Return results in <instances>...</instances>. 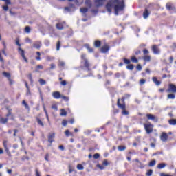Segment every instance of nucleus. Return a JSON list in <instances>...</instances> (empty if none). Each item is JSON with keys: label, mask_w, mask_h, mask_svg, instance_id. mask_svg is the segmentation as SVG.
Instances as JSON below:
<instances>
[{"label": "nucleus", "mask_w": 176, "mask_h": 176, "mask_svg": "<svg viewBox=\"0 0 176 176\" xmlns=\"http://www.w3.org/2000/svg\"><path fill=\"white\" fill-rule=\"evenodd\" d=\"M56 68V65L54 63H52L50 65V69H54Z\"/></svg>", "instance_id": "nucleus-64"}, {"label": "nucleus", "mask_w": 176, "mask_h": 176, "mask_svg": "<svg viewBox=\"0 0 176 176\" xmlns=\"http://www.w3.org/2000/svg\"><path fill=\"white\" fill-rule=\"evenodd\" d=\"M160 176H172V175H170V174H166V173H161Z\"/></svg>", "instance_id": "nucleus-61"}, {"label": "nucleus", "mask_w": 176, "mask_h": 176, "mask_svg": "<svg viewBox=\"0 0 176 176\" xmlns=\"http://www.w3.org/2000/svg\"><path fill=\"white\" fill-rule=\"evenodd\" d=\"M3 9L5 12H8L9 10V6H3Z\"/></svg>", "instance_id": "nucleus-56"}, {"label": "nucleus", "mask_w": 176, "mask_h": 176, "mask_svg": "<svg viewBox=\"0 0 176 176\" xmlns=\"http://www.w3.org/2000/svg\"><path fill=\"white\" fill-rule=\"evenodd\" d=\"M8 120H9V118H5L3 117H1V118H0V124H6V123H8Z\"/></svg>", "instance_id": "nucleus-21"}, {"label": "nucleus", "mask_w": 176, "mask_h": 176, "mask_svg": "<svg viewBox=\"0 0 176 176\" xmlns=\"http://www.w3.org/2000/svg\"><path fill=\"white\" fill-rule=\"evenodd\" d=\"M38 82H39V83L41 86L43 85H46V80H45L42 78H40Z\"/></svg>", "instance_id": "nucleus-46"}, {"label": "nucleus", "mask_w": 176, "mask_h": 176, "mask_svg": "<svg viewBox=\"0 0 176 176\" xmlns=\"http://www.w3.org/2000/svg\"><path fill=\"white\" fill-rule=\"evenodd\" d=\"M65 25H67V22L62 21L56 23V27L57 30H64V28H65Z\"/></svg>", "instance_id": "nucleus-10"}, {"label": "nucleus", "mask_w": 176, "mask_h": 176, "mask_svg": "<svg viewBox=\"0 0 176 176\" xmlns=\"http://www.w3.org/2000/svg\"><path fill=\"white\" fill-rule=\"evenodd\" d=\"M123 61H124V64H127V65H129V64H130V63H131L130 59H127L126 58H123Z\"/></svg>", "instance_id": "nucleus-48"}, {"label": "nucleus", "mask_w": 176, "mask_h": 176, "mask_svg": "<svg viewBox=\"0 0 176 176\" xmlns=\"http://www.w3.org/2000/svg\"><path fill=\"white\" fill-rule=\"evenodd\" d=\"M54 137H56V133H50L48 135V142H50V144H52L54 142Z\"/></svg>", "instance_id": "nucleus-16"}, {"label": "nucleus", "mask_w": 176, "mask_h": 176, "mask_svg": "<svg viewBox=\"0 0 176 176\" xmlns=\"http://www.w3.org/2000/svg\"><path fill=\"white\" fill-rule=\"evenodd\" d=\"M118 151H120V152H122L123 151H126V149H127V147L126 146H118Z\"/></svg>", "instance_id": "nucleus-31"}, {"label": "nucleus", "mask_w": 176, "mask_h": 176, "mask_svg": "<svg viewBox=\"0 0 176 176\" xmlns=\"http://www.w3.org/2000/svg\"><path fill=\"white\" fill-rule=\"evenodd\" d=\"M166 91L167 93H176V85L174 84H169Z\"/></svg>", "instance_id": "nucleus-11"}, {"label": "nucleus", "mask_w": 176, "mask_h": 176, "mask_svg": "<svg viewBox=\"0 0 176 176\" xmlns=\"http://www.w3.org/2000/svg\"><path fill=\"white\" fill-rule=\"evenodd\" d=\"M25 41L26 42V43H31L32 42V41L30 40V37H27L25 39Z\"/></svg>", "instance_id": "nucleus-55"}, {"label": "nucleus", "mask_w": 176, "mask_h": 176, "mask_svg": "<svg viewBox=\"0 0 176 176\" xmlns=\"http://www.w3.org/2000/svg\"><path fill=\"white\" fill-rule=\"evenodd\" d=\"M38 69H43V65H38L36 68V71H38Z\"/></svg>", "instance_id": "nucleus-51"}, {"label": "nucleus", "mask_w": 176, "mask_h": 176, "mask_svg": "<svg viewBox=\"0 0 176 176\" xmlns=\"http://www.w3.org/2000/svg\"><path fill=\"white\" fill-rule=\"evenodd\" d=\"M60 98H63L65 101H69V98L65 96H61Z\"/></svg>", "instance_id": "nucleus-52"}, {"label": "nucleus", "mask_w": 176, "mask_h": 176, "mask_svg": "<svg viewBox=\"0 0 176 176\" xmlns=\"http://www.w3.org/2000/svg\"><path fill=\"white\" fill-rule=\"evenodd\" d=\"M22 160L24 162V160H30V157L28 156H23L22 157Z\"/></svg>", "instance_id": "nucleus-62"}, {"label": "nucleus", "mask_w": 176, "mask_h": 176, "mask_svg": "<svg viewBox=\"0 0 176 176\" xmlns=\"http://www.w3.org/2000/svg\"><path fill=\"white\" fill-rule=\"evenodd\" d=\"M94 159H100V155L98 153L94 154Z\"/></svg>", "instance_id": "nucleus-58"}, {"label": "nucleus", "mask_w": 176, "mask_h": 176, "mask_svg": "<svg viewBox=\"0 0 176 176\" xmlns=\"http://www.w3.org/2000/svg\"><path fill=\"white\" fill-rule=\"evenodd\" d=\"M60 116H67V111H65V109H60Z\"/></svg>", "instance_id": "nucleus-37"}, {"label": "nucleus", "mask_w": 176, "mask_h": 176, "mask_svg": "<svg viewBox=\"0 0 176 176\" xmlns=\"http://www.w3.org/2000/svg\"><path fill=\"white\" fill-rule=\"evenodd\" d=\"M111 49V47L108 43H104L103 46L100 48L101 53H108L109 52V50Z\"/></svg>", "instance_id": "nucleus-9"}, {"label": "nucleus", "mask_w": 176, "mask_h": 176, "mask_svg": "<svg viewBox=\"0 0 176 176\" xmlns=\"http://www.w3.org/2000/svg\"><path fill=\"white\" fill-rule=\"evenodd\" d=\"M52 97L56 100H59V98H61V93L60 91H54L52 92Z\"/></svg>", "instance_id": "nucleus-15"}, {"label": "nucleus", "mask_w": 176, "mask_h": 176, "mask_svg": "<svg viewBox=\"0 0 176 176\" xmlns=\"http://www.w3.org/2000/svg\"><path fill=\"white\" fill-rule=\"evenodd\" d=\"M146 82V80L142 78L139 81V85H140V86H142V85H145Z\"/></svg>", "instance_id": "nucleus-45"}, {"label": "nucleus", "mask_w": 176, "mask_h": 176, "mask_svg": "<svg viewBox=\"0 0 176 176\" xmlns=\"http://www.w3.org/2000/svg\"><path fill=\"white\" fill-rule=\"evenodd\" d=\"M160 140L163 142H167V140H168V135L166 133L163 132L160 135Z\"/></svg>", "instance_id": "nucleus-14"}, {"label": "nucleus", "mask_w": 176, "mask_h": 176, "mask_svg": "<svg viewBox=\"0 0 176 176\" xmlns=\"http://www.w3.org/2000/svg\"><path fill=\"white\" fill-rule=\"evenodd\" d=\"M28 78L29 80L31 82V83H34V80L32 79V74L30 73L28 75Z\"/></svg>", "instance_id": "nucleus-43"}, {"label": "nucleus", "mask_w": 176, "mask_h": 176, "mask_svg": "<svg viewBox=\"0 0 176 176\" xmlns=\"http://www.w3.org/2000/svg\"><path fill=\"white\" fill-rule=\"evenodd\" d=\"M22 104H23V105H24L25 109H27L28 111H30V106L28 105L27 102H25V100H23Z\"/></svg>", "instance_id": "nucleus-32"}, {"label": "nucleus", "mask_w": 176, "mask_h": 176, "mask_svg": "<svg viewBox=\"0 0 176 176\" xmlns=\"http://www.w3.org/2000/svg\"><path fill=\"white\" fill-rule=\"evenodd\" d=\"M73 171H74V168H72V166H71V165H69V174H71Z\"/></svg>", "instance_id": "nucleus-59"}, {"label": "nucleus", "mask_w": 176, "mask_h": 176, "mask_svg": "<svg viewBox=\"0 0 176 176\" xmlns=\"http://www.w3.org/2000/svg\"><path fill=\"white\" fill-rule=\"evenodd\" d=\"M143 126L144 127V130L146 134H152V133H153V128L155 127V126L152 124V123H144L143 124Z\"/></svg>", "instance_id": "nucleus-4"}, {"label": "nucleus", "mask_w": 176, "mask_h": 176, "mask_svg": "<svg viewBox=\"0 0 176 176\" xmlns=\"http://www.w3.org/2000/svg\"><path fill=\"white\" fill-rule=\"evenodd\" d=\"M85 167L83 166V165L78 164L77 165V169L78 170H84Z\"/></svg>", "instance_id": "nucleus-49"}, {"label": "nucleus", "mask_w": 176, "mask_h": 176, "mask_svg": "<svg viewBox=\"0 0 176 176\" xmlns=\"http://www.w3.org/2000/svg\"><path fill=\"white\" fill-rule=\"evenodd\" d=\"M65 63H64L63 61H60L58 63V67H65Z\"/></svg>", "instance_id": "nucleus-54"}, {"label": "nucleus", "mask_w": 176, "mask_h": 176, "mask_svg": "<svg viewBox=\"0 0 176 176\" xmlns=\"http://www.w3.org/2000/svg\"><path fill=\"white\" fill-rule=\"evenodd\" d=\"M167 166L166 164L164 163H160L157 165V168H159V170H162V168H164V167H166Z\"/></svg>", "instance_id": "nucleus-30"}, {"label": "nucleus", "mask_w": 176, "mask_h": 176, "mask_svg": "<svg viewBox=\"0 0 176 176\" xmlns=\"http://www.w3.org/2000/svg\"><path fill=\"white\" fill-rule=\"evenodd\" d=\"M172 6H171V5H170V4H167L166 5V9L168 10H171V9H172Z\"/></svg>", "instance_id": "nucleus-63"}, {"label": "nucleus", "mask_w": 176, "mask_h": 176, "mask_svg": "<svg viewBox=\"0 0 176 176\" xmlns=\"http://www.w3.org/2000/svg\"><path fill=\"white\" fill-rule=\"evenodd\" d=\"M114 8L115 14L118 16L120 12H123L126 8L124 0H109L106 4V9L109 13L112 12V8Z\"/></svg>", "instance_id": "nucleus-1"}, {"label": "nucleus", "mask_w": 176, "mask_h": 176, "mask_svg": "<svg viewBox=\"0 0 176 176\" xmlns=\"http://www.w3.org/2000/svg\"><path fill=\"white\" fill-rule=\"evenodd\" d=\"M94 1L95 6H96V8H101V6H104V3H105V1L107 0H94Z\"/></svg>", "instance_id": "nucleus-13"}, {"label": "nucleus", "mask_w": 176, "mask_h": 176, "mask_svg": "<svg viewBox=\"0 0 176 176\" xmlns=\"http://www.w3.org/2000/svg\"><path fill=\"white\" fill-rule=\"evenodd\" d=\"M3 145L6 152H9V148H8V140H4L3 142Z\"/></svg>", "instance_id": "nucleus-25"}, {"label": "nucleus", "mask_w": 176, "mask_h": 176, "mask_svg": "<svg viewBox=\"0 0 176 176\" xmlns=\"http://www.w3.org/2000/svg\"><path fill=\"white\" fill-rule=\"evenodd\" d=\"M94 46L95 47H101V41L96 40L94 41Z\"/></svg>", "instance_id": "nucleus-22"}, {"label": "nucleus", "mask_w": 176, "mask_h": 176, "mask_svg": "<svg viewBox=\"0 0 176 176\" xmlns=\"http://www.w3.org/2000/svg\"><path fill=\"white\" fill-rule=\"evenodd\" d=\"M36 120L38 124V126H41V127H45V124H43V121L41 120L38 117H36Z\"/></svg>", "instance_id": "nucleus-19"}, {"label": "nucleus", "mask_w": 176, "mask_h": 176, "mask_svg": "<svg viewBox=\"0 0 176 176\" xmlns=\"http://www.w3.org/2000/svg\"><path fill=\"white\" fill-rule=\"evenodd\" d=\"M85 5L89 8H91V0H86Z\"/></svg>", "instance_id": "nucleus-42"}, {"label": "nucleus", "mask_w": 176, "mask_h": 176, "mask_svg": "<svg viewBox=\"0 0 176 176\" xmlns=\"http://www.w3.org/2000/svg\"><path fill=\"white\" fill-rule=\"evenodd\" d=\"M15 43L17 46H19V47H21V44L20 43V39L19 38H17L16 40H15Z\"/></svg>", "instance_id": "nucleus-47"}, {"label": "nucleus", "mask_w": 176, "mask_h": 176, "mask_svg": "<svg viewBox=\"0 0 176 176\" xmlns=\"http://www.w3.org/2000/svg\"><path fill=\"white\" fill-rule=\"evenodd\" d=\"M121 101L122 104L120 103V98L118 99L117 107L122 110V115H123L124 116H129V111L126 110V103L124 102V101H126V98H124V96H122L121 98Z\"/></svg>", "instance_id": "nucleus-2"}, {"label": "nucleus", "mask_w": 176, "mask_h": 176, "mask_svg": "<svg viewBox=\"0 0 176 176\" xmlns=\"http://www.w3.org/2000/svg\"><path fill=\"white\" fill-rule=\"evenodd\" d=\"M52 109H54L55 111H58V107L56 106V104H52Z\"/></svg>", "instance_id": "nucleus-57"}, {"label": "nucleus", "mask_w": 176, "mask_h": 176, "mask_svg": "<svg viewBox=\"0 0 176 176\" xmlns=\"http://www.w3.org/2000/svg\"><path fill=\"white\" fill-rule=\"evenodd\" d=\"M135 56H138L139 54H141V50H137L135 52Z\"/></svg>", "instance_id": "nucleus-60"}, {"label": "nucleus", "mask_w": 176, "mask_h": 176, "mask_svg": "<svg viewBox=\"0 0 176 176\" xmlns=\"http://www.w3.org/2000/svg\"><path fill=\"white\" fill-rule=\"evenodd\" d=\"M104 166L107 167V166H109V162H108V160H104L102 162V165L98 164L96 165V166L98 167V168H100V170H104Z\"/></svg>", "instance_id": "nucleus-12"}, {"label": "nucleus", "mask_w": 176, "mask_h": 176, "mask_svg": "<svg viewBox=\"0 0 176 176\" xmlns=\"http://www.w3.org/2000/svg\"><path fill=\"white\" fill-rule=\"evenodd\" d=\"M77 6H80L83 3V0H74Z\"/></svg>", "instance_id": "nucleus-34"}, {"label": "nucleus", "mask_w": 176, "mask_h": 176, "mask_svg": "<svg viewBox=\"0 0 176 176\" xmlns=\"http://www.w3.org/2000/svg\"><path fill=\"white\" fill-rule=\"evenodd\" d=\"M151 15V11H149V10H148V8H145L144 11L143 12V17L144 19H148V17H149V16Z\"/></svg>", "instance_id": "nucleus-17"}, {"label": "nucleus", "mask_w": 176, "mask_h": 176, "mask_svg": "<svg viewBox=\"0 0 176 176\" xmlns=\"http://www.w3.org/2000/svg\"><path fill=\"white\" fill-rule=\"evenodd\" d=\"M149 167H154V166H156V160H151L148 164Z\"/></svg>", "instance_id": "nucleus-33"}, {"label": "nucleus", "mask_w": 176, "mask_h": 176, "mask_svg": "<svg viewBox=\"0 0 176 176\" xmlns=\"http://www.w3.org/2000/svg\"><path fill=\"white\" fill-rule=\"evenodd\" d=\"M36 54H37V56H36V60L37 61H41V60H42V58H41V52H36Z\"/></svg>", "instance_id": "nucleus-35"}, {"label": "nucleus", "mask_w": 176, "mask_h": 176, "mask_svg": "<svg viewBox=\"0 0 176 176\" xmlns=\"http://www.w3.org/2000/svg\"><path fill=\"white\" fill-rule=\"evenodd\" d=\"M85 47L87 49L89 53H93L94 52V49L91 47L89 44H87Z\"/></svg>", "instance_id": "nucleus-27"}, {"label": "nucleus", "mask_w": 176, "mask_h": 176, "mask_svg": "<svg viewBox=\"0 0 176 176\" xmlns=\"http://www.w3.org/2000/svg\"><path fill=\"white\" fill-rule=\"evenodd\" d=\"M131 61H132L133 63H135L136 64H138V59L137 58V57L135 56H132L131 58Z\"/></svg>", "instance_id": "nucleus-38"}, {"label": "nucleus", "mask_w": 176, "mask_h": 176, "mask_svg": "<svg viewBox=\"0 0 176 176\" xmlns=\"http://www.w3.org/2000/svg\"><path fill=\"white\" fill-rule=\"evenodd\" d=\"M65 135H66V137H74V133H72L69 131V130L67 129L65 131Z\"/></svg>", "instance_id": "nucleus-24"}, {"label": "nucleus", "mask_w": 176, "mask_h": 176, "mask_svg": "<svg viewBox=\"0 0 176 176\" xmlns=\"http://www.w3.org/2000/svg\"><path fill=\"white\" fill-rule=\"evenodd\" d=\"M60 47H61V41H58L56 43V50L58 52L60 50Z\"/></svg>", "instance_id": "nucleus-44"}, {"label": "nucleus", "mask_w": 176, "mask_h": 176, "mask_svg": "<svg viewBox=\"0 0 176 176\" xmlns=\"http://www.w3.org/2000/svg\"><path fill=\"white\" fill-rule=\"evenodd\" d=\"M152 80L156 86H160V85H162V81L157 80V77H153Z\"/></svg>", "instance_id": "nucleus-18"}, {"label": "nucleus", "mask_w": 176, "mask_h": 176, "mask_svg": "<svg viewBox=\"0 0 176 176\" xmlns=\"http://www.w3.org/2000/svg\"><path fill=\"white\" fill-rule=\"evenodd\" d=\"M81 59L84 61L83 62V65L87 71H90V63L89 62V60L86 58V54H82L81 55Z\"/></svg>", "instance_id": "nucleus-5"}, {"label": "nucleus", "mask_w": 176, "mask_h": 176, "mask_svg": "<svg viewBox=\"0 0 176 176\" xmlns=\"http://www.w3.org/2000/svg\"><path fill=\"white\" fill-rule=\"evenodd\" d=\"M146 116L148 120H153V122H155V123L159 122V118L151 113H147Z\"/></svg>", "instance_id": "nucleus-7"}, {"label": "nucleus", "mask_w": 176, "mask_h": 176, "mask_svg": "<svg viewBox=\"0 0 176 176\" xmlns=\"http://www.w3.org/2000/svg\"><path fill=\"white\" fill-rule=\"evenodd\" d=\"M168 123L169 124H170V126H175L176 125V119H170L168 120Z\"/></svg>", "instance_id": "nucleus-26"}, {"label": "nucleus", "mask_w": 176, "mask_h": 176, "mask_svg": "<svg viewBox=\"0 0 176 176\" xmlns=\"http://www.w3.org/2000/svg\"><path fill=\"white\" fill-rule=\"evenodd\" d=\"M42 46V43L40 41H37L36 43L33 44V47H35V49H41Z\"/></svg>", "instance_id": "nucleus-20"}, {"label": "nucleus", "mask_w": 176, "mask_h": 176, "mask_svg": "<svg viewBox=\"0 0 176 176\" xmlns=\"http://www.w3.org/2000/svg\"><path fill=\"white\" fill-rule=\"evenodd\" d=\"M7 109L8 110V113L6 114V118H9V116L12 117V120H14V118H13V114L12 113V109H9L8 108H7Z\"/></svg>", "instance_id": "nucleus-23"}, {"label": "nucleus", "mask_w": 176, "mask_h": 176, "mask_svg": "<svg viewBox=\"0 0 176 176\" xmlns=\"http://www.w3.org/2000/svg\"><path fill=\"white\" fill-rule=\"evenodd\" d=\"M136 69H138V71H142V66H141V65H140V64L137 65Z\"/></svg>", "instance_id": "nucleus-53"}, {"label": "nucleus", "mask_w": 176, "mask_h": 176, "mask_svg": "<svg viewBox=\"0 0 176 176\" xmlns=\"http://www.w3.org/2000/svg\"><path fill=\"white\" fill-rule=\"evenodd\" d=\"M25 32L30 34L31 32V28L30 26H26L24 30Z\"/></svg>", "instance_id": "nucleus-39"}, {"label": "nucleus", "mask_w": 176, "mask_h": 176, "mask_svg": "<svg viewBox=\"0 0 176 176\" xmlns=\"http://www.w3.org/2000/svg\"><path fill=\"white\" fill-rule=\"evenodd\" d=\"M152 174H153V170L151 169L148 170L147 172L146 173V176H152Z\"/></svg>", "instance_id": "nucleus-41"}, {"label": "nucleus", "mask_w": 176, "mask_h": 176, "mask_svg": "<svg viewBox=\"0 0 176 176\" xmlns=\"http://www.w3.org/2000/svg\"><path fill=\"white\" fill-rule=\"evenodd\" d=\"M67 124H68V121H67L66 120H63L62 121V125L64 126V127H67Z\"/></svg>", "instance_id": "nucleus-50"}, {"label": "nucleus", "mask_w": 176, "mask_h": 176, "mask_svg": "<svg viewBox=\"0 0 176 176\" xmlns=\"http://www.w3.org/2000/svg\"><path fill=\"white\" fill-rule=\"evenodd\" d=\"M151 50L153 54H160V48H159V45H153L151 46Z\"/></svg>", "instance_id": "nucleus-8"}, {"label": "nucleus", "mask_w": 176, "mask_h": 176, "mask_svg": "<svg viewBox=\"0 0 176 176\" xmlns=\"http://www.w3.org/2000/svg\"><path fill=\"white\" fill-rule=\"evenodd\" d=\"M80 12H81V13H87V12H89V8H81L80 9Z\"/></svg>", "instance_id": "nucleus-36"}, {"label": "nucleus", "mask_w": 176, "mask_h": 176, "mask_svg": "<svg viewBox=\"0 0 176 176\" xmlns=\"http://www.w3.org/2000/svg\"><path fill=\"white\" fill-rule=\"evenodd\" d=\"M142 52V60L144 61V63H151L152 57L151 56V55H149V50H148V49L146 48H144L143 49Z\"/></svg>", "instance_id": "nucleus-3"}, {"label": "nucleus", "mask_w": 176, "mask_h": 176, "mask_svg": "<svg viewBox=\"0 0 176 176\" xmlns=\"http://www.w3.org/2000/svg\"><path fill=\"white\" fill-rule=\"evenodd\" d=\"M175 98V94H169L167 95L168 100H174Z\"/></svg>", "instance_id": "nucleus-29"}, {"label": "nucleus", "mask_w": 176, "mask_h": 176, "mask_svg": "<svg viewBox=\"0 0 176 176\" xmlns=\"http://www.w3.org/2000/svg\"><path fill=\"white\" fill-rule=\"evenodd\" d=\"M126 68L129 69V71H133L134 69V65L130 64L126 66Z\"/></svg>", "instance_id": "nucleus-40"}, {"label": "nucleus", "mask_w": 176, "mask_h": 176, "mask_svg": "<svg viewBox=\"0 0 176 176\" xmlns=\"http://www.w3.org/2000/svg\"><path fill=\"white\" fill-rule=\"evenodd\" d=\"M18 53L20 54L22 58H23L25 63H28V59H27V57H25V52L24 51V50L19 47L18 48Z\"/></svg>", "instance_id": "nucleus-6"}, {"label": "nucleus", "mask_w": 176, "mask_h": 176, "mask_svg": "<svg viewBox=\"0 0 176 176\" xmlns=\"http://www.w3.org/2000/svg\"><path fill=\"white\" fill-rule=\"evenodd\" d=\"M3 75L8 79H10V78H12V76L10 75V73H9V72H3Z\"/></svg>", "instance_id": "nucleus-28"}]
</instances>
